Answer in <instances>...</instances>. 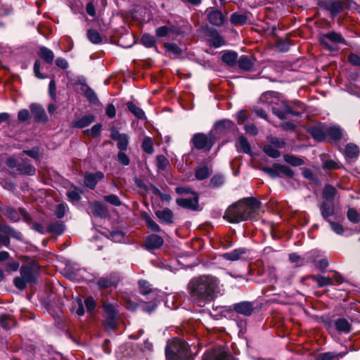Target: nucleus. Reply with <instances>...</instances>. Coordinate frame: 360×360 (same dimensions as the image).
<instances>
[{"label":"nucleus","instance_id":"f257e3e1","mask_svg":"<svg viewBox=\"0 0 360 360\" xmlns=\"http://www.w3.org/2000/svg\"><path fill=\"white\" fill-rule=\"evenodd\" d=\"M220 281L212 275H202L193 278L188 285L192 300L200 307L212 300L220 292Z\"/></svg>","mask_w":360,"mask_h":360},{"label":"nucleus","instance_id":"f03ea898","mask_svg":"<svg viewBox=\"0 0 360 360\" xmlns=\"http://www.w3.org/2000/svg\"><path fill=\"white\" fill-rule=\"evenodd\" d=\"M258 105L260 112H299L300 110H306L304 103L298 101H288L282 94L274 91L262 93L259 98Z\"/></svg>","mask_w":360,"mask_h":360},{"label":"nucleus","instance_id":"7ed1b4c3","mask_svg":"<svg viewBox=\"0 0 360 360\" xmlns=\"http://www.w3.org/2000/svg\"><path fill=\"white\" fill-rule=\"evenodd\" d=\"M260 206L259 202L255 198H247L229 206L225 212L224 218L230 223H239L253 217Z\"/></svg>","mask_w":360,"mask_h":360},{"label":"nucleus","instance_id":"20e7f679","mask_svg":"<svg viewBox=\"0 0 360 360\" xmlns=\"http://www.w3.org/2000/svg\"><path fill=\"white\" fill-rule=\"evenodd\" d=\"M165 355L167 360H193L187 344L177 338L167 342Z\"/></svg>","mask_w":360,"mask_h":360},{"label":"nucleus","instance_id":"39448f33","mask_svg":"<svg viewBox=\"0 0 360 360\" xmlns=\"http://www.w3.org/2000/svg\"><path fill=\"white\" fill-rule=\"evenodd\" d=\"M39 265L32 259L24 256V285L34 283L38 276Z\"/></svg>","mask_w":360,"mask_h":360},{"label":"nucleus","instance_id":"423d86ee","mask_svg":"<svg viewBox=\"0 0 360 360\" xmlns=\"http://www.w3.org/2000/svg\"><path fill=\"white\" fill-rule=\"evenodd\" d=\"M191 143L196 149L208 151L214 143V138L212 134L197 133L193 135Z\"/></svg>","mask_w":360,"mask_h":360},{"label":"nucleus","instance_id":"0eeeda50","mask_svg":"<svg viewBox=\"0 0 360 360\" xmlns=\"http://www.w3.org/2000/svg\"><path fill=\"white\" fill-rule=\"evenodd\" d=\"M319 6L328 11L333 17L336 16L343 9L342 0H321L319 1Z\"/></svg>","mask_w":360,"mask_h":360},{"label":"nucleus","instance_id":"6e6552de","mask_svg":"<svg viewBox=\"0 0 360 360\" xmlns=\"http://www.w3.org/2000/svg\"><path fill=\"white\" fill-rule=\"evenodd\" d=\"M202 360H238L231 355L228 354L223 349H214L206 352Z\"/></svg>","mask_w":360,"mask_h":360},{"label":"nucleus","instance_id":"1a4fd4ad","mask_svg":"<svg viewBox=\"0 0 360 360\" xmlns=\"http://www.w3.org/2000/svg\"><path fill=\"white\" fill-rule=\"evenodd\" d=\"M176 202L180 207L193 210H196L198 207V198L196 193H192V195L177 198Z\"/></svg>","mask_w":360,"mask_h":360},{"label":"nucleus","instance_id":"9d476101","mask_svg":"<svg viewBox=\"0 0 360 360\" xmlns=\"http://www.w3.org/2000/svg\"><path fill=\"white\" fill-rule=\"evenodd\" d=\"M206 12L207 14V20L212 25L220 27L224 23L225 17L220 11L208 8Z\"/></svg>","mask_w":360,"mask_h":360},{"label":"nucleus","instance_id":"9b49d317","mask_svg":"<svg viewBox=\"0 0 360 360\" xmlns=\"http://www.w3.org/2000/svg\"><path fill=\"white\" fill-rule=\"evenodd\" d=\"M321 43L325 45L328 49H330L326 40H329L335 44H345V39L339 33L331 32L327 34H321L319 37Z\"/></svg>","mask_w":360,"mask_h":360},{"label":"nucleus","instance_id":"f8f14e48","mask_svg":"<svg viewBox=\"0 0 360 360\" xmlns=\"http://www.w3.org/2000/svg\"><path fill=\"white\" fill-rule=\"evenodd\" d=\"M233 310L244 316H250L254 310L253 304L251 302H240L233 304Z\"/></svg>","mask_w":360,"mask_h":360},{"label":"nucleus","instance_id":"ddd939ff","mask_svg":"<svg viewBox=\"0 0 360 360\" xmlns=\"http://www.w3.org/2000/svg\"><path fill=\"white\" fill-rule=\"evenodd\" d=\"M118 276L115 274H111L109 276L100 278L97 281L99 288L105 289L112 286H115L118 283Z\"/></svg>","mask_w":360,"mask_h":360},{"label":"nucleus","instance_id":"4468645a","mask_svg":"<svg viewBox=\"0 0 360 360\" xmlns=\"http://www.w3.org/2000/svg\"><path fill=\"white\" fill-rule=\"evenodd\" d=\"M104 175L101 172H96L94 174H86L84 176V184L86 187L94 189L98 181L103 178Z\"/></svg>","mask_w":360,"mask_h":360},{"label":"nucleus","instance_id":"2eb2a0df","mask_svg":"<svg viewBox=\"0 0 360 360\" xmlns=\"http://www.w3.org/2000/svg\"><path fill=\"white\" fill-rule=\"evenodd\" d=\"M248 250L240 248L235 249L229 252H226L221 255V257L226 260L234 262L243 258V255L246 254Z\"/></svg>","mask_w":360,"mask_h":360},{"label":"nucleus","instance_id":"dca6fc26","mask_svg":"<svg viewBox=\"0 0 360 360\" xmlns=\"http://www.w3.org/2000/svg\"><path fill=\"white\" fill-rule=\"evenodd\" d=\"M163 239L160 236L152 234L147 237L146 240V246L148 250L159 248L163 245Z\"/></svg>","mask_w":360,"mask_h":360},{"label":"nucleus","instance_id":"f3484780","mask_svg":"<svg viewBox=\"0 0 360 360\" xmlns=\"http://www.w3.org/2000/svg\"><path fill=\"white\" fill-rule=\"evenodd\" d=\"M214 128L219 133H226L230 131H233L235 124L229 120H223L217 122L214 124Z\"/></svg>","mask_w":360,"mask_h":360},{"label":"nucleus","instance_id":"a211bd4d","mask_svg":"<svg viewBox=\"0 0 360 360\" xmlns=\"http://www.w3.org/2000/svg\"><path fill=\"white\" fill-rule=\"evenodd\" d=\"M309 132L312 137L319 141L326 139V126L311 127Z\"/></svg>","mask_w":360,"mask_h":360},{"label":"nucleus","instance_id":"6ab92c4d","mask_svg":"<svg viewBox=\"0 0 360 360\" xmlns=\"http://www.w3.org/2000/svg\"><path fill=\"white\" fill-rule=\"evenodd\" d=\"M155 215L160 221L167 224L172 223L173 212L169 208L155 211Z\"/></svg>","mask_w":360,"mask_h":360},{"label":"nucleus","instance_id":"aec40b11","mask_svg":"<svg viewBox=\"0 0 360 360\" xmlns=\"http://www.w3.org/2000/svg\"><path fill=\"white\" fill-rule=\"evenodd\" d=\"M39 56L49 65L53 64L55 57L53 52L45 46L40 47Z\"/></svg>","mask_w":360,"mask_h":360},{"label":"nucleus","instance_id":"412c9836","mask_svg":"<svg viewBox=\"0 0 360 360\" xmlns=\"http://www.w3.org/2000/svg\"><path fill=\"white\" fill-rule=\"evenodd\" d=\"M139 292L143 295H151L153 297L157 295L155 290L151 288L150 283L144 280L139 281Z\"/></svg>","mask_w":360,"mask_h":360},{"label":"nucleus","instance_id":"4be33fe9","mask_svg":"<svg viewBox=\"0 0 360 360\" xmlns=\"http://www.w3.org/2000/svg\"><path fill=\"white\" fill-rule=\"evenodd\" d=\"M248 17L245 13H233L231 14L230 21L232 25H243L247 23Z\"/></svg>","mask_w":360,"mask_h":360},{"label":"nucleus","instance_id":"5701e85b","mask_svg":"<svg viewBox=\"0 0 360 360\" xmlns=\"http://www.w3.org/2000/svg\"><path fill=\"white\" fill-rule=\"evenodd\" d=\"M238 67L246 71L251 70L254 66L252 60L248 56H241L237 61Z\"/></svg>","mask_w":360,"mask_h":360},{"label":"nucleus","instance_id":"b1692460","mask_svg":"<svg viewBox=\"0 0 360 360\" xmlns=\"http://www.w3.org/2000/svg\"><path fill=\"white\" fill-rule=\"evenodd\" d=\"M329 136L331 139L338 141L342 136V131L338 126L326 127V137Z\"/></svg>","mask_w":360,"mask_h":360},{"label":"nucleus","instance_id":"393cba45","mask_svg":"<svg viewBox=\"0 0 360 360\" xmlns=\"http://www.w3.org/2000/svg\"><path fill=\"white\" fill-rule=\"evenodd\" d=\"M0 325L3 328L8 330L15 325V321L11 316L1 314L0 316Z\"/></svg>","mask_w":360,"mask_h":360},{"label":"nucleus","instance_id":"a878e982","mask_svg":"<svg viewBox=\"0 0 360 360\" xmlns=\"http://www.w3.org/2000/svg\"><path fill=\"white\" fill-rule=\"evenodd\" d=\"M212 173V169L209 166L204 165L198 167L195 172V178L198 180H203L207 178Z\"/></svg>","mask_w":360,"mask_h":360},{"label":"nucleus","instance_id":"bb28decb","mask_svg":"<svg viewBox=\"0 0 360 360\" xmlns=\"http://www.w3.org/2000/svg\"><path fill=\"white\" fill-rule=\"evenodd\" d=\"M94 120V117L91 114H88L75 121L73 123V126L79 128H84L89 125Z\"/></svg>","mask_w":360,"mask_h":360},{"label":"nucleus","instance_id":"cd10ccee","mask_svg":"<svg viewBox=\"0 0 360 360\" xmlns=\"http://www.w3.org/2000/svg\"><path fill=\"white\" fill-rule=\"evenodd\" d=\"M238 58V54L234 51H228L224 53L221 56V60L224 63L229 66H233Z\"/></svg>","mask_w":360,"mask_h":360},{"label":"nucleus","instance_id":"c85d7f7f","mask_svg":"<svg viewBox=\"0 0 360 360\" xmlns=\"http://www.w3.org/2000/svg\"><path fill=\"white\" fill-rule=\"evenodd\" d=\"M335 326L338 331L343 333H349L351 330V325L345 319H338L335 322Z\"/></svg>","mask_w":360,"mask_h":360},{"label":"nucleus","instance_id":"c756f323","mask_svg":"<svg viewBox=\"0 0 360 360\" xmlns=\"http://www.w3.org/2000/svg\"><path fill=\"white\" fill-rule=\"evenodd\" d=\"M84 95L87 100L92 104L96 105L99 103L98 98L95 91L89 86H85L84 90Z\"/></svg>","mask_w":360,"mask_h":360},{"label":"nucleus","instance_id":"7c9ffc66","mask_svg":"<svg viewBox=\"0 0 360 360\" xmlns=\"http://www.w3.org/2000/svg\"><path fill=\"white\" fill-rule=\"evenodd\" d=\"M24 221H27L30 229L41 233L44 234L46 232V229L42 225L37 222H31L27 214L24 212Z\"/></svg>","mask_w":360,"mask_h":360},{"label":"nucleus","instance_id":"2f4dec72","mask_svg":"<svg viewBox=\"0 0 360 360\" xmlns=\"http://www.w3.org/2000/svg\"><path fill=\"white\" fill-rule=\"evenodd\" d=\"M87 38L89 40L95 44H98L102 42V37L100 33L94 29H89L87 30Z\"/></svg>","mask_w":360,"mask_h":360},{"label":"nucleus","instance_id":"473e14b6","mask_svg":"<svg viewBox=\"0 0 360 360\" xmlns=\"http://www.w3.org/2000/svg\"><path fill=\"white\" fill-rule=\"evenodd\" d=\"M281 165L275 164L271 167H264L263 170L271 178H276L281 176Z\"/></svg>","mask_w":360,"mask_h":360},{"label":"nucleus","instance_id":"72a5a7b5","mask_svg":"<svg viewBox=\"0 0 360 360\" xmlns=\"http://www.w3.org/2000/svg\"><path fill=\"white\" fill-rule=\"evenodd\" d=\"M347 354L345 352L335 353V352H326L319 355L317 360H332L339 359L344 356Z\"/></svg>","mask_w":360,"mask_h":360},{"label":"nucleus","instance_id":"f704fd0d","mask_svg":"<svg viewBox=\"0 0 360 360\" xmlns=\"http://www.w3.org/2000/svg\"><path fill=\"white\" fill-rule=\"evenodd\" d=\"M141 42L144 46L147 48H151L155 46L156 44V39L153 35L149 34H143L141 37Z\"/></svg>","mask_w":360,"mask_h":360},{"label":"nucleus","instance_id":"c9c22d12","mask_svg":"<svg viewBox=\"0 0 360 360\" xmlns=\"http://www.w3.org/2000/svg\"><path fill=\"white\" fill-rule=\"evenodd\" d=\"M92 212L94 214L103 217L106 214V208L99 202H94L91 205Z\"/></svg>","mask_w":360,"mask_h":360},{"label":"nucleus","instance_id":"e433bc0d","mask_svg":"<svg viewBox=\"0 0 360 360\" xmlns=\"http://www.w3.org/2000/svg\"><path fill=\"white\" fill-rule=\"evenodd\" d=\"M64 231V226L61 223L51 224L46 228V232L60 235Z\"/></svg>","mask_w":360,"mask_h":360},{"label":"nucleus","instance_id":"4c0bfd02","mask_svg":"<svg viewBox=\"0 0 360 360\" xmlns=\"http://www.w3.org/2000/svg\"><path fill=\"white\" fill-rule=\"evenodd\" d=\"M320 210L323 217L325 219L333 215L334 214L333 206L327 203H323Z\"/></svg>","mask_w":360,"mask_h":360},{"label":"nucleus","instance_id":"58836bf2","mask_svg":"<svg viewBox=\"0 0 360 360\" xmlns=\"http://www.w3.org/2000/svg\"><path fill=\"white\" fill-rule=\"evenodd\" d=\"M335 194L336 190L333 186L330 185L325 186L323 190V197L326 200L332 201L334 199Z\"/></svg>","mask_w":360,"mask_h":360},{"label":"nucleus","instance_id":"ea45409f","mask_svg":"<svg viewBox=\"0 0 360 360\" xmlns=\"http://www.w3.org/2000/svg\"><path fill=\"white\" fill-rule=\"evenodd\" d=\"M284 160L292 166H300L304 163L302 159L292 155H285L284 156Z\"/></svg>","mask_w":360,"mask_h":360},{"label":"nucleus","instance_id":"a19ab883","mask_svg":"<svg viewBox=\"0 0 360 360\" xmlns=\"http://www.w3.org/2000/svg\"><path fill=\"white\" fill-rule=\"evenodd\" d=\"M312 278L315 282H316L319 287H324L332 284V281L328 277L314 276Z\"/></svg>","mask_w":360,"mask_h":360},{"label":"nucleus","instance_id":"79ce46f5","mask_svg":"<svg viewBox=\"0 0 360 360\" xmlns=\"http://www.w3.org/2000/svg\"><path fill=\"white\" fill-rule=\"evenodd\" d=\"M238 147L245 153L248 154L251 152L250 145L243 136H240L238 139Z\"/></svg>","mask_w":360,"mask_h":360},{"label":"nucleus","instance_id":"37998d69","mask_svg":"<svg viewBox=\"0 0 360 360\" xmlns=\"http://www.w3.org/2000/svg\"><path fill=\"white\" fill-rule=\"evenodd\" d=\"M142 148L146 153L148 154H152L153 153L154 150L153 141L150 137H146L143 139L142 143Z\"/></svg>","mask_w":360,"mask_h":360},{"label":"nucleus","instance_id":"c03bdc74","mask_svg":"<svg viewBox=\"0 0 360 360\" xmlns=\"http://www.w3.org/2000/svg\"><path fill=\"white\" fill-rule=\"evenodd\" d=\"M264 153L271 158H278L280 156L278 150L271 145H266L264 147Z\"/></svg>","mask_w":360,"mask_h":360},{"label":"nucleus","instance_id":"a18cd8bd","mask_svg":"<svg viewBox=\"0 0 360 360\" xmlns=\"http://www.w3.org/2000/svg\"><path fill=\"white\" fill-rule=\"evenodd\" d=\"M345 153L348 157L354 158L359 153V148L354 144H348L345 148Z\"/></svg>","mask_w":360,"mask_h":360},{"label":"nucleus","instance_id":"49530a36","mask_svg":"<svg viewBox=\"0 0 360 360\" xmlns=\"http://www.w3.org/2000/svg\"><path fill=\"white\" fill-rule=\"evenodd\" d=\"M147 227L154 232H160V228L158 224L154 221L149 216L145 218Z\"/></svg>","mask_w":360,"mask_h":360},{"label":"nucleus","instance_id":"de8ad7c7","mask_svg":"<svg viewBox=\"0 0 360 360\" xmlns=\"http://www.w3.org/2000/svg\"><path fill=\"white\" fill-rule=\"evenodd\" d=\"M117 141V148L120 150H125L127 148L129 143V139L126 134H122Z\"/></svg>","mask_w":360,"mask_h":360},{"label":"nucleus","instance_id":"09e8293b","mask_svg":"<svg viewBox=\"0 0 360 360\" xmlns=\"http://www.w3.org/2000/svg\"><path fill=\"white\" fill-rule=\"evenodd\" d=\"M165 48L169 52L179 55L182 53L181 49L176 44L174 43H165L164 44Z\"/></svg>","mask_w":360,"mask_h":360},{"label":"nucleus","instance_id":"8fccbe9b","mask_svg":"<svg viewBox=\"0 0 360 360\" xmlns=\"http://www.w3.org/2000/svg\"><path fill=\"white\" fill-rule=\"evenodd\" d=\"M210 44L214 47L218 48L225 44L224 38L217 34L210 41Z\"/></svg>","mask_w":360,"mask_h":360},{"label":"nucleus","instance_id":"3c124183","mask_svg":"<svg viewBox=\"0 0 360 360\" xmlns=\"http://www.w3.org/2000/svg\"><path fill=\"white\" fill-rule=\"evenodd\" d=\"M347 218L350 221L354 223L360 221V216L354 209L348 210Z\"/></svg>","mask_w":360,"mask_h":360},{"label":"nucleus","instance_id":"603ef678","mask_svg":"<svg viewBox=\"0 0 360 360\" xmlns=\"http://www.w3.org/2000/svg\"><path fill=\"white\" fill-rule=\"evenodd\" d=\"M49 94L52 100H56V84L54 79H51L49 82Z\"/></svg>","mask_w":360,"mask_h":360},{"label":"nucleus","instance_id":"864d4df0","mask_svg":"<svg viewBox=\"0 0 360 360\" xmlns=\"http://www.w3.org/2000/svg\"><path fill=\"white\" fill-rule=\"evenodd\" d=\"M104 200L115 205V206H120L121 205V201L120 200L119 198L115 195H109L104 196Z\"/></svg>","mask_w":360,"mask_h":360},{"label":"nucleus","instance_id":"5fc2aeb1","mask_svg":"<svg viewBox=\"0 0 360 360\" xmlns=\"http://www.w3.org/2000/svg\"><path fill=\"white\" fill-rule=\"evenodd\" d=\"M156 160L158 167L162 170L165 169L169 163L167 159L163 155L158 156Z\"/></svg>","mask_w":360,"mask_h":360},{"label":"nucleus","instance_id":"6e6d98bb","mask_svg":"<svg viewBox=\"0 0 360 360\" xmlns=\"http://www.w3.org/2000/svg\"><path fill=\"white\" fill-rule=\"evenodd\" d=\"M169 33V28L167 26L159 27L155 30V35L158 37H167Z\"/></svg>","mask_w":360,"mask_h":360},{"label":"nucleus","instance_id":"4d7b16f0","mask_svg":"<svg viewBox=\"0 0 360 360\" xmlns=\"http://www.w3.org/2000/svg\"><path fill=\"white\" fill-rule=\"evenodd\" d=\"M118 162L124 166H127L129 164L130 160L128 156L121 150L117 154Z\"/></svg>","mask_w":360,"mask_h":360},{"label":"nucleus","instance_id":"13d9d810","mask_svg":"<svg viewBox=\"0 0 360 360\" xmlns=\"http://www.w3.org/2000/svg\"><path fill=\"white\" fill-rule=\"evenodd\" d=\"M329 224L330 225L331 229L337 234L342 235L344 232V228L343 226L336 222L334 221H329Z\"/></svg>","mask_w":360,"mask_h":360},{"label":"nucleus","instance_id":"bf43d9fd","mask_svg":"<svg viewBox=\"0 0 360 360\" xmlns=\"http://www.w3.org/2000/svg\"><path fill=\"white\" fill-rule=\"evenodd\" d=\"M6 214L13 221H16L20 219L19 214L12 208L6 209Z\"/></svg>","mask_w":360,"mask_h":360},{"label":"nucleus","instance_id":"052dcab7","mask_svg":"<svg viewBox=\"0 0 360 360\" xmlns=\"http://www.w3.org/2000/svg\"><path fill=\"white\" fill-rule=\"evenodd\" d=\"M40 153H41L39 151V148H34L32 150H24V154L27 155L28 156L36 160L39 158Z\"/></svg>","mask_w":360,"mask_h":360},{"label":"nucleus","instance_id":"680f3d73","mask_svg":"<svg viewBox=\"0 0 360 360\" xmlns=\"http://www.w3.org/2000/svg\"><path fill=\"white\" fill-rule=\"evenodd\" d=\"M40 68H41V63H40V61L37 60L35 62H34V67H33V70H34V75L39 78V79H44L46 78V76L42 75L41 72H40Z\"/></svg>","mask_w":360,"mask_h":360},{"label":"nucleus","instance_id":"e2e57ef3","mask_svg":"<svg viewBox=\"0 0 360 360\" xmlns=\"http://www.w3.org/2000/svg\"><path fill=\"white\" fill-rule=\"evenodd\" d=\"M66 211V205L63 203L57 205L56 210V215L60 219L64 217Z\"/></svg>","mask_w":360,"mask_h":360},{"label":"nucleus","instance_id":"0e129e2a","mask_svg":"<svg viewBox=\"0 0 360 360\" xmlns=\"http://www.w3.org/2000/svg\"><path fill=\"white\" fill-rule=\"evenodd\" d=\"M67 196L68 197V198L70 200H72L73 202H77L81 198L80 195L79 194L78 191L75 189L72 190V191H68L67 192Z\"/></svg>","mask_w":360,"mask_h":360},{"label":"nucleus","instance_id":"69168bd1","mask_svg":"<svg viewBox=\"0 0 360 360\" xmlns=\"http://www.w3.org/2000/svg\"><path fill=\"white\" fill-rule=\"evenodd\" d=\"M224 181V179L221 175H214L211 179V184L214 186H219L223 184Z\"/></svg>","mask_w":360,"mask_h":360},{"label":"nucleus","instance_id":"338daca9","mask_svg":"<svg viewBox=\"0 0 360 360\" xmlns=\"http://www.w3.org/2000/svg\"><path fill=\"white\" fill-rule=\"evenodd\" d=\"M55 62L56 65L63 70H66L69 67L68 61L63 58H58Z\"/></svg>","mask_w":360,"mask_h":360},{"label":"nucleus","instance_id":"774afa93","mask_svg":"<svg viewBox=\"0 0 360 360\" xmlns=\"http://www.w3.org/2000/svg\"><path fill=\"white\" fill-rule=\"evenodd\" d=\"M349 63L355 66L360 67V57L354 53H352L348 56Z\"/></svg>","mask_w":360,"mask_h":360}]
</instances>
